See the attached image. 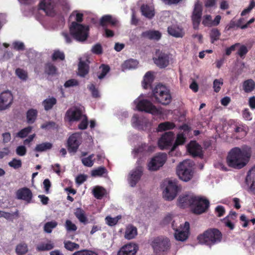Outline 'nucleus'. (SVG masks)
Here are the masks:
<instances>
[{"label":"nucleus","mask_w":255,"mask_h":255,"mask_svg":"<svg viewBox=\"0 0 255 255\" xmlns=\"http://www.w3.org/2000/svg\"><path fill=\"white\" fill-rule=\"evenodd\" d=\"M107 173V169L104 166H100L94 169L91 171V176L93 177L102 176L104 174Z\"/></svg>","instance_id":"c03bdc74"},{"label":"nucleus","mask_w":255,"mask_h":255,"mask_svg":"<svg viewBox=\"0 0 255 255\" xmlns=\"http://www.w3.org/2000/svg\"><path fill=\"white\" fill-rule=\"evenodd\" d=\"M195 196L188 194L180 196L178 199L179 206L183 208L187 207L192 208Z\"/></svg>","instance_id":"4be33fe9"},{"label":"nucleus","mask_w":255,"mask_h":255,"mask_svg":"<svg viewBox=\"0 0 255 255\" xmlns=\"http://www.w3.org/2000/svg\"><path fill=\"white\" fill-rule=\"evenodd\" d=\"M72 255H98L96 253L88 250H82L75 252Z\"/></svg>","instance_id":"13d9d810"},{"label":"nucleus","mask_w":255,"mask_h":255,"mask_svg":"<svg viewBox=\"0 0 255 255\" xmlns=\"http://www.w3.org/2000/svg\"><path fill=\"white\" fill-rule=\"evenodd\" d=\"M202 24L205 26H208L212 25V16L210 15H205L203 17Z\"/></svg>","instance_id":"338daca9"},{"label":"nucleus","mask_w":255,"mask_h":255,"mask_svg":"<svg viewBox=\"0 0 255 255\" xmlns=\"http://www.w3.org/2000/svg\"><path fill=\"white\" fill-rule=\"evenodd\" d=\"M143 173V168L141 166H137L132 170L129 177V183L131 187H134L140 180Z\"/></svg>","instance_id":"a211bd4d"},{"label":"nucleus","mask_w":255,"mask_h":255,"mask_svg":"<svg viewBox=\"0 0 255 255\" xmlns=\"http://www.w3.org/2000/svg\"><path fill=\"white\" fill-rule=\"evenodd\" d=\"M248 51L249 50L246 45H240V47L238 51L237 54L241 58H244Z\"/></svg>","instance_id":"bf43d9fd"},{"label":"nucleus","mask_w":255,"mask_h":255,"mask_svg":"<svg viewBox=\"0 0 255 255\" xmlns=\"http://www.w3.org/2000/svg\"><path fill=\"white\" fill-rule=\"evenodd\" d=\"M210 206L209 201L203 197L195 196L191 208L192 212L200 215L206 212Z\"/></svg>","instance_id":"423d86ee"},{"label":"nucleus","mask_w":255,"mask_h":255,"mask_svg":"<svg viewBox=\"0 0 255 255\" xmlns=\"http://www.w3.org/2000/svg\"><path fill=\"white\" fill-rule=\"evenodd\" d=\"M56 3L54 0H42L39 3V8L43 10L46 15L54 17L56 14Z\"/></svg>","instance_id":"2eb2a0df"},{"label":"nucleus","mask_w":255,"mask_h":255,"mask_svg":"<svg viewBox=\"0 0 255 255\" xmlns=\"http://www.w3.org/2000/svg\"><path fill=\"white\" fill-rule=\"evenodd\" d=\"M167 155L165 153H158L153 156L148 163L150 171H156L163 166L167 160Z\"/></svg>","instance_id":"9d476101"},{"label":"nucleus","mask_w":255,"mask_h":255,"mask_svg":"<svg viewBox=\"0 0 255 255\" xmlns=\"http://www.w3.org/2000/svg\"><path fill=\"white\" fill-rule=\"evenodd\" d=\"M81 137L79 134L74 133L71 135L67 141V148L69 153H76L81 144Z\"/></svg>","instance_id":"9b49d317"},{"label":"nucleus","mask_w":255,"mask_h":255,"mask_svg":"<svg viewBox=\"0 0 255 255\" xmlns=\"http://www.w3.org/2000/svg\"><path fill=\"white\" fill-rule=\"evenodd\" d=\"M222 239V234L215 228L208 229L197 237L199 243L210 247L220 243Z\"/></svg>","instance_id":"f03ea898"},{"label":"nucleus","mask_w":255,"mask_h":255,"mask_svg":"<svg viewBox=\"0 0 255 255\" xmlns=\"http://www.w3.org/2000/svg\"><path fill=\"white\" fill-rule=\"evenodd\" d=\"M154 63L160 68L166 67L169 64V54L157 50L155 53V57L153 58Z\"/></svg>","instance_id":"4468645a"},{"label":"nucleus","mask_w":255,"mask_h":255,"mask_svg":"<svg viewBox=\"0 0 255 255\" xmlns=\"http://www.w3.org/2000/svg\"><path fill=\"white\" fill-rule=\"evenodd\" d=\"M203 14L202 3L199 0L195 1L191 16L193 28L198 29L202 19Z\"/></svg>","instance_id":"6e6552de"},{"label":"nucleus","mask_w":255,"mask_h":255,"mask_svg":"<svg viewBox=\"0 0 255 255\" xmlns=\"http://www.w3.org/2000/svg\"><path fill=\"white\" fill-rule=\"evenodd\" d=\"M66 115L69 121L74 122L80 120L82 116V113L80 109L75 107L69 109Z\"/></svg>","instance_id":"b1692460"},{"label":"nucleus","mask_w":255,"mask_h":255,"mask_svg":"<svg viewBox=\"0 0 255 255\" xmlns=\"http://www.w3.org/2000/svg\"><path fill=\"white\" fill-rule=\"evenodd\" d=\"M94 154L90 155L89 156L82 159V162L84 165L87 167H92L94 162L95 159H93Z\"/></svg>","instance_id":"8fccbe9b"},{"label":"nucleus","mask_w":255,"mask_h":255,"mask_svg":"<svg viewBox=\"0 0 255 255\" xmlns=\"http://www.w3.org/2000/svg\"><path fill=\"white\" fill-rule=\"evenodd\" d=\"M57 223L55 221H52L46 223L44 226V231L47 233H51L52 230L57 226Z\"/></svg>","instance_id":"de8ad7c7"},{"label":"nucleus","mask_w":255,"mask_h":255,"mask_svg":"<svg viewBox=\"0 0 255 255\" xmlns=\"http://www.w3.org/2000/svg\"><path fill=\"white\" fill-rule=\"evenodd\" d=\"M174 138V133L172 131L165 132L159 138L158 145L161 149H167L172 146Z\"/></svg>","instance_id":"dca6fc26"},{"label":"nucleus","mask_w":255,"mask_h":255,"mask_svg":"<svg viewBox=\"0 0 255 255\" xmlns=\"http://www.w3.org/2000/svg\"><path fill=\"white\" fill-rule=\"evenodd\" d=\"M154 81V76L152 71H148L145 73L142 81V86L145 89L150 88Z\"/></svg>","instance_id":"bb28decb"},{"label":"nucleus","mask_w":255,"mask_h":255,"mask_svg":"<svg viewBox=\"0 0 255 255\" xmlns=\"http://www.w3.org/2000/svg\"><path fill=\"white\" fill-rule=\"evenodd\" d=\"M16 153L19 156H24L26 153V148L24 145H20L17 147Z\"/></svg>","instance_id":"774afa93"},{"label":"nucleus","mask_w":255,"mask_h":255,"mask_svg":"<svg viewBox=\"0 0 255 255\" xmlns=\"http://www.w3.org/2000/svg\"><path fill=\"white\" fill-rule=\"evenodd\" d=\"M181 187L177 185L176 181L170 180L163 192V198L166 200L171 201L176 197Z\"/></svg>","instance_id":"1a4fd4ad"},{"label":"nucleus","mask_w":255,"mask_h":255,"mask_svg":"<svg viewBox=\"0 0 255 255\" xmlns=\"http://www.w3.org/2000/svg\"><path fill=\"white\" fill-rule=\"evenodd\" d=\"M37 116V111L30 109L26 112V120L28 124H31L35 122Z\"/></svg>","instance_id":"4c0bfd02"},{"label":"nucleus","mask_w":255,"mask_h":255,"mask_svg":"<svg viewBox=\"0 0 255 255\" xmlns=\"http://www.w3.org/2000/svg\"><path fill=\"white\" fill-rule=\"evenodd\" d=\"M255 89V82L253 79L246 80L243 83V89L245 92L249 93Z\"/></svg>","instance_id":"2f4dec72"},{"label":"nucleus","mask_w":255,"mask_h":255,"mask_svg":"<svg viewBox=\"0 0 255 255\" xmlns=\"http://www.w3.org/2000/svg\"><path fill=\"white\" fill-rule=\"evenodd\" d=\"M91 51L94 54L97 55L101 54L103 53V48L102 45L100 43H97L94 45L91 49Z\"/></svg>","instance_id":"e2e57ef3"},{"label":"nucleus","mask_w":255,"mask_h":255,"mask_svg":"<svg viewBox=\"0 0 255 255\" xmlns=\"http://www.w3.org/2000/svg\"><path fill=\"white\" fill-rule=\"evenodd\" d=\"M176 173L179 178L184 181H189L193 176V172L189 160H184L177 167Z\"/></svg>","instance_id":"39448f33"},{"label":"nucleus","mask_w":255,"mask_h":255,"mask_svg":"<svg viewBox=\"0 0 255 255\" xmlns=\"http://www.w3.org/2000/svg\"><path fill=\"white\" fill-rule=\"evenodd\" d=\"M141 36L149 40L158 41L161 38V34L157 30H149L142 32Z\"/></svg>","instance_id":"a878e982"},{"label":"nucleus","mask_w":255,"mask_h":255,"mask_svg":"<svg viewBox=\"0 0 255 255\" xmlns=\"http://www.w3.org/2000/svg\"><path fill=\"white\" fill-rule=\"evenodd\" d=\"M12 46L14 49L17 51H22L25 49L24 43L21 42L14 41L12 43Z\"/></svg>","instance_id":"69168bd1"},{"label":"nucleus","mask_w":255,"mask_h":255,"mask_svg":"<svg viewBox=\"0 0 255 255\" xmlns=\"http://www.w3.org/2000/svg\"><path fill=\"white\" fill-rule=\"evenodd\" d=\"M69 32L72 38L79 42H84L88 38L89 34V27L72 22L69 27Z\"/></svg>","instance_id":"7ed1b4c3"},{"label":"nucleus","mask_w":255,"mask_h":255,"mask_svg":"<svg viewBox=\"0 0 255 255\" xmlns=\"http://www.w3.org/2000/svg\"><path fill=\"white\" fill-rule=\"evenodd\" d=\"M18 199L25 201L27 203L31 201L33 195L31 191L27 187H23L18 189L16 193Z\"/></svg>","instance_id":"6ab92c4d"},{"label":"nucleus","mask_w":255,"mask_h":255,"mask_svg":"<svg viewBox=\"0 0 255 255\" xmlns=\"http://www.w3.org/2000/svg\"><path fill=\"white\" fill-rule=\"evenodd\" d=\"M65 59V54L64 52H61L59 50L55 51L52 55V59L53 61H56L58 59L60 60H63Z\"/></svg>","instance_id":"5fc2aeb1"},{"label":"nucleus","mask_w":255,"mask_h":255,"mask_svg":"<svg viewBox=\"0 0 255 255\" xmlns=\"http://www.w3.org/2000/svg\"><path fill=\"white\" fill-rule=\"evenodd\" d=\"M137 235V229L132 225L128 226L126 230L125 237L128 240L134 238Z\"/></svg>","instance_id":"c9c22d12"},{"label":"nucleus","mask_w":255,"mask_h":255,"mask_svg":"<svg viewBox=\"0 0 255 255\" xmlns=\"http://www.w3.org/2000/svg\"><path fill=\"white\" fill-rule=\"evenodd\" d=\"M187 150L193 157H201L203 155L201 146L195 141H192L188 144Z\"/></svg>","instance_id":"5701e85b"},{"label":"nucleus","mask_w":255,"mask_h":255,"mask_svg":"<svg viewBox=\"0 0 255 255\" xmlns=\"http://www.w3.org/2000/svg\"><path fill=\"white\" fill-rule=\"evenodd\" d=\"M246 181L248 184L251 183L250 190L255 194V172L249 171L246 178Z\"/></svg>","instance_id":"473e14b6"},{"label":"nucleus","mask_w":255,"mask_h":255,"mask_svg":"<svg viewBox=\"0 0 255 255\" xmlns=\"http://www.w3.org/2000/svg\"><path fill=\"white\" fill-rule=\"evenodd\" d=\"M137 64V60L130 59L125 61L122 65V68L123 70L134 69L136 67Z\"/></svg>","instance_id":"79ce46f5"},{"label":"nucleus","mask_w":255,"mask_h":255,"mask_svg":"<svg viewBox=\"0 0 255 255\" xmlns=\"http://www.w3.org/2000/svg\"><path fill=\"white\" fill-rule=\"evenodd\" d=\"M56 103V99L54 97H52L44 100L42 102V105L44 106L45 110L49 111L53 108Z\"/></svg>","instance_id":"a19ab883"},{"label":"nucleus","mask_w":255,"mask_h":255,"mask_svg":"<svg viewBox=\"0 0 255 255\" xmlns=\"http://www.w3.org/2000/svg\"><path fill=\"white\" fill-rule=\"evenodd\" d=\"M54 248V244L50 240L47 243H41L36 247V250L38 252L50 251Z\"/></svg>","instance_id":"72a5a7b5"},{"label":"nucleus","mask_w":255,"mask_h":255,"mask_svg":"<svg viewBox=\"0 0 255 255\" xmlns=\"http://www.w3.org/2000/svg\"><path fill=\"white\" fill-rule=\"evenodd\" d=\"M15 74L22 80H26L28 77L27 72L19 68L15 70Z\"/></svg>","instance_id":"864d4df0"},{"label":"nucleus","mask_w":255,"mask_h":255,"mask_svg":"<svg viewBox=\"0 0 255 255\" xmlns=\"http://www.w3.org/2000/svg\"><path fill=\"white\" fill-rule=\"evenodd\" d=\"M138 248L136 244L129 243L123 246L118 252L117 255H135Z\"/></svg>","instance_id":"412c9836"},{"label":"nucleus","mask_w":255,"mask_h":255,"mask_svg":"<svg viewBox=\"0 0 255 255\" xmlns=\"http://www.w3.org/2000/svg\"><path fill=\"white\" fill-rule=\"evenodd\" d=\"M64 247L66 249L70 251H73L75 250H78L80 248L79 244L68 241L64 242Z\"/></svg>","instance_id":"09e8293b"},{"label":"nucleus","mask_w":255,"mask_h":255,"mask_svg":"<svg viewBox=\"0 0 255 255\" xmlns=\"http://www.w3.org/2000/svg\"><path fill=\"white\" fill-rule=\"evenodd\" d=\"M136 108L139 111H144L152 114H157L159 110L149 101L143 99L140 100L136 105Z\"/></svg>","instance_id":"ddd939ff"},{"label":"nucleus","mask_w":255,"mask_h":255,"mask_svg":"<svg viewBox=\"0 0 255 255\" xmlns=\"http://www.w3.org/2000/svg\"><path fill=\"white\" fill-rule=\"evenodd\" d=\"M152 98H154L156 102L163 105H169L172 100L170 90L161 84L157 85L152 90Z\"/></svg>","instance_id":"20e7f679"},{"label":"nucleus","mask_w":255,"mask_h":255,"mask_svg":"<svg viewBox=\"0 0 255 255\" xmlns=\"http://www.w3.org/2000/svg\"><path fill=\"white\" fill-rule=\"evenodd\" d=\"M89 61L80 60L78 65L77 75L81 77H85L89 73L90 70V66L89 65Z\"/></svg>","instance_id":"393cba45"},{"label":"nucleus","mask_w":255,"mask_h":255,"mask_svg":"<svg viewBox=\"0 0 255 255\" xmlns=\"http://www.w3.org/2000/svg\"><path fill=\"white\" fill-rule=\"evenodd\" d=\"M15 253L17 255H24L28 252V248L27 244L21 242L17 244L15 247Z\"/></svg>","instance_id":"e433bc0d"},{"label":"nucleus","mask_w":255,"mask_h":255,"mask_svg":"<svg viewBox=\"0 0 255 255\" xmlns=\"http://www.w3.org/2000/svg\"><path fill=\"white\" fill-rule=\"evenodd\" d=\"M221 32L217 28H213L210 33L211 42L214 43L220 39Z\"/></svg>","instance_id":"a18cd8bd"},{"label":"nucleus","mask_w":255,"mask_h":255,"mask_svg":"<svg viewBox=\"0 0 255 255\" xmlns=\"http://www.w3.org/2000/svg\"><path fill=\"white\" fill-rule=\"evenodd\" d=\"M44 73L48 76H55L57 74V68L51 62H47L44 65Z\"/></svg>","instance_id":"c756f323"},{"label":"nucleus","mask_w":255,"mask_h":255,"mask_svg":"<svg viewBox=\"0 0 255 255\" xmlns=\"http://www.w3.org/2000/svg\"><path fill=\"white\" fill-rule=\"evenodd\" d=\"M53 145L51 143L46 142L37 144L34 148L36 152H44L52 148Z\"/></svg>","instance_id":"ea45409f"},{"label":"nucleus","mask_w":255,"mask_h":255,"mask_svg":"<svg viewBox=\"0 0 255 255\" xmlns=\"http://www.w3.org/2000/svg\"><path fill=\"white\" fill-rule=\"evenodd\" d=\"M88 88L89 91L91 92L92 97L94 98H98L100 97L99 91L97 88H96L95 85L94 84H91L88 86Z\"/></svg>","instance_id":"4d7b16f0"},{"label":"nucleus","mask_w":255,"mask_h":255,"mask_svg":"<svg viewBox=\"0 0 255 255\" xmlns=\"http://www.w3.org/2000/svg\"><path fill=\"white\" fill-rule=\"evenodd\" d=\"M100 69H102V71L101 73L98 76V77L99 79H102L110 72V67L108 65L102 64L100 66Z\"/></svg>","instance_id":"3c124183"},{"label":"nucleus","mask_w":255,"mask_h":255,"mask_svg":"<svg viewBox=\"0 0 255 255\" xmlns=\"http://www.w3.org/2000/svg\"><path fill=\"white\" fill-rule=\"evenodd\" d=\"M119 21L115 17L110 14H106L102 16L100 19L99 24L103 28L108 27V25L111 27L116 26Z\"/></svg>","instance_id":"aec40b11"},{"label":"nucleus","mask_w":255,"mask_h":255,"mask_svg":"<svg viewBox=\"0 0 255 255\" xmlns=\"http://www.w3.org/2000/svg\"><path fill=\"white\" fill-rule=\"evenodd\" d=\"M186 138L183 133H178L175 139V142L171 147V151L175 150L179 145H183L186 141Z\"/></svg>","instance_id":"f704fd0d"},{"label":"nucleus","mask_w":255,"mask_h":255,"mask_svg":"<svg viewBox=\"0 0 255 255\" xmlns=\"http://www.w3.org/2000/svg\"><path fill=\"white\" fill-rule=\"evenodd\" d=\"M13 97L11 93L5 91L0 94V111L8 109L13 102Z\"/></svg>","instance_id":"f3484780"},{"label":"nucleus","mask_w":255,"mask_h":255,"mask_svg":"<svg viewBox=\"0 0 255 255\" xmlns=\"http://www.w3.org/2000/svg\"><path fill=\"white\" fill-rule=\"evenodd\" d=\"M57 125L53 121H49L41 125V128H42L45 129H55L57 128Z\"/></svg>","instance_id":"0e129e2a"},{"label":"nucleus","mask_w":255,"mask_h":255,"mask_svg":"<svg viewBox=\"0 0 255 255\" xmlns=\"http://www.w3.org/2000/svg\"><path fill=\"white\" fill-rule=\"evenodd\" d=\"M94 197L97 199H101L106 193V190L102 187L96 186L92 191Z\"/></svg>","instance_id":"37998d69"},{"label":"nucleus","mask_w":255,"mask_h":255,"mask_svg":"<svg viewBox=\"0 0 255 255\" xmlns=\"http://www.w3.org/2000/svg\"><path fill=\"white\" fill-rule=\"evenodd\" d=\"M8 165L14 169H17L21 167L22 162L20 159L13 158L11 161L8 162Z\"/></svg>","instance_id":"6e6d98bb"},{"label":"nucleus","mask_w":255,"mask_h":255,"mask_svg":"<svg viewBox=\"0 0 255 255\" xmlns=\"http://www.w3.org/2000/svg\"><path fill=\"white\" fill-rule=\"evenodd\" d=\"M142 14L148 19H151L155 15L154 8L147 4H143L140 7Z\"/></svg>","instance_id":"c85d7f7f"},{"label":"nucleus","mask_w":255,"mask_h":255,"mask_svg":"<svg viewBox=\"0 0 255 255\" xmlns=\"http://www.w3.org/2000/svg\"><path fill=\"white\" fill-rule=\"evenodd\" d=\"M174 221L172 223V227L174 230L175 231V238L179 241H184L186 240L189 236L190 225L189 222H185L183 227L180 225V229L178 230L174 227Z\"/></svg>","instance_id":"f8f14e48"},{"label":"nucleus","mask_w":255,"mask_h":255,"mask_svg":"<svg viewBox=\"0 0 255 255\" xmlns=\"http://www.w3.org/2000/svg\"><path fill=\"white\" fill-rule=\"evenodd\" d=\"M151 246L156 254L167 251L170 247V242L167 238L157 237L153 239Z\"/></svg>","instance_id":"0eeeda50"},{"label":"nucleus","mask_w":255,"mask_h":255,"mask_svg":"<svg viewBox=\"0 0 255 255\" xmlns=\"http://www.w3.org/2000/svg\"><path fill=\"white\" fill-rule=\"evenodd\" d=\"M65 226L68 231H76L77 229L76 225L69 220L66 221Z\"/></svg>","instance_id":"052dcab7"},{"label":"nucleus","mask_w":255,"mask_h":255,"mask_svg":"<svg viewBox=\"0 0 255 255\" xmlns=\"http://www.w3.org/2000/svg\"><path fill=\"white\" fill-rule=\"evenodd\" d=\"M167 31L170 35L175 37H182L184 35L183 29L175 25L169 26Z\"/></svg>","instance_id":"cd10ccee"},{"label":"nucleus","mask_w":255,"mask_h":255,"mask_svg":"<svg viewBox=\"0 0 255 255\" xmlns=\"http://www.w3.org/2000/svg\"><path fill=\"white\" fill-rule=\"evenodd\" d=\"M175 127L173 123L165 122L159 124L158 126L157 131L162 132L166 130L172 129Z\"/></svg>","instance_id":"58836bf2"},{"label":"nucleus","mask_w":255,"mask_h":255,"mask_svg":"<svg viewBox=\"0 0 255 255\" xmlns=\"http://www.w3.org/2000/svg\"><path fill=\"white\" fill-rule=\"evenodd\" d=\"M251 156L250 148L236 147L229 151L227 157V162L229 166L240 169L248 164Z\"/></svg>","instance_id":"f257e3e1"},{"label":"nucleus","mask_w":255,"mask_h":255,"mask_svg":"<svg viewBox=\"0 0 255 255\" xmlns=\"http://www.w3.org/2000/svg\"><path fill=\"white\" fill-rule=\"evenodd\" d=\"M32 129V127L31 126L27 127L22 129H21L20 131H19L16 134V136L23 138L24 137H26L28 134L31 132Z\"/></svg>","instance_id":"49530a36"},{"label":"nucleus","mask_w":255,"mask_h":255,"mask_svg":"<svg viewBox=\"0 0 255 255\" xmlns=\"http://www.w3.org/2000/svg\"><path fill=\"white\" fill-rule=\"evenodd\" d=\"M74 214L81 223H82L84 225L88 224V218L86 216L85 212L82 209L77 208L74 212Z\"/></svg>","instance_id":"7c9ffc66"},{"label":"nucleus","mask_w":255,"mask_h":255,"mask_svg":"<svg viewBox=\"0 0 255 255\" xmlns=\"http://www.w3.org/2000/svg\"><path fill=\"white\" fill-rule=\"evenodd\" d=\"M120 219L119 217L116 218H112L110 216H107L105 220L106 223L110 226H113L116 225L118 222V220Z\"/></svg>","instance_id":"680f3d73"},{"label":"nucleus","mask_w":255,"mask_h":255,"mask_svg":"<svg viewBox=\"0 0 255 255\" xmlns=\"http://www.w3.org/2000/svg\"><path fill=\"white\" fill-rule=\"evenodd\" d=\"M3 217L7 220L12 221L14 218L19 217V211L16 210L15 212L12 213L3 211Z\"/></svg>","instance_id":"603ef678"}]
</instances>
